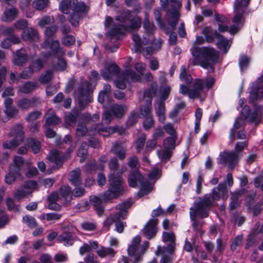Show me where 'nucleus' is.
Here are the masks:
<instances>
[{"mask_svg": "<svg viewBox=\"0 0 263 263\" xmlns=\"http://www.w3.org/2000/svg\"><path fill=\"white\" fill-rule=\"evenodd\" d=\"M109 186L103 195V200L105 202L123 196L125 192L123 178L121 176H116L115 174H110L108 176Z\"/></svg>", "mask_w": 263, "mask_h": 263, "instance_id": "1", "label": "nucleus"}, {"mask_svg": "<svg viewBox=\"0 0 263 263\" xmlns=\"http://www.w3.org/2000/svg\"><path fill=\"white\" fill-rule=\"evenodd\" d=\"M198 57L202 59L198 60V65L202 67L207 69L209 72H214V64L218 62L219 54L217 51L213 47H198Z\"/></svg>", "mask_w": 263, "mask_h": 263, "instance_id": "2", "label": "nucleus"}, {"mask_svg": "<svg viewBox=\"0 0 263 263\" xmlns=\"http://www.w3.org/2000/svg\"><path fill=\"white\" fill-rule=\"evenodd\" d=\"M58 30V26L55 25L47 27L45 30V35L46 37L43 43V48H49L50 50L45 55V57L50 55H60L65 54V51L62 48L60 47V43L58 40H53L52 36L55 34Z\"/></svg>", "mask_w": 263, "mask_h": 263, "instance_id": "3", "label": "nucleus"}, {"mask_svg": "<svg viewBox=\"0 0 263 263\" xmlns=\"http://www.w3.org/2000/svg\"><path fill=\"white\" fill-rule=\"evenodd\" d=\"M89 9V6L84 2H79L77 0L73 2L70 6L71 12L68 17L71 26L74 27L79 26L80 21L86 17Z\"/></svg>", "mask_w": 263, "mask_h": 263, "instance_id": "4", "label": "nucleus"}, {"mask_svg": "<svg viewBox=\"0 0 263 263\" xmlns=\"http://www.w3.org/2000/svg\"><path fill=\"white\" fill-rule=\"evenodd\" d=\"M74 148L75 146H70L67 149L65 155H61L58 151L53 150L49 156L48 159L50 162H54V164L51 169L47 170L48 174H51L52 173V170H58L60 168L65 159L69 158L70 154L74 151Z\"/></svg>", "mask_w": 263, "mask_h": 263, "instance_id": "5", "label": "nucleus"}, {"mask_svg": "<svg viewBox=\"0 0 263 263\" xmlns=\"http://www.w3.org/2000/svg\"><path fill=\"white\" fill-rule=\"evenodd\" d=\"M181 1L170 0L169 4L171 5V7L166 12L168 23L172 30H175L181 16L179 11L181 6Z\"/></svg>", "mask_w": 263, "mask_h": 263, "instance_id": "6", "label": "nucleus"}, {"mask_svg": "<svg viewBox=\"0 0 263 263\" xmlns=\"http://www.w3.org/2000/svg\"><path fill=\"white\" fill-rule=\"evenodd\" d=\"M9 136L13 137V139L3 143V147L5 149H14L23 141L24 138V132L22 127L17 125L13 127L9 133Z\"/></svg>", "mask_w": 263, "mask_h": 263, "instance_id": "7", "label": "nucleus"}, {"mask_svg": "<svg viewBox=\"0 0 263 263\" xmlns=\"http://www.w3.org/2000/svg\"><path fill=\"white\" fill-rule=\"evenodd\" d=\"M213 202L210 194H205L203 198L198 197V218H204L209 216Z\"/></svg>", "mask_w": 263, "mask_h": 263, "instance_id": "8", "label": "nucleus"}, {"mask_svg": "<svg viewBox=\"0 0 263 263\" xmlns=\"http://www.w3.org/2000/svg\"><path fill=\"white\" fill-rule=\"evenodd\" d=\"M239 160L238 154L234 151L229 152H223L219 154V158H218V163L222 165H226L228 163V167L233 169Z\"/></svg>", "mask_w": 263, "mask_h": 263, "instance_id": "9", "label": "nucleus"}, {"mask_svg": "<svg viewBox=\"0 0 263 263\" xmlns=\"http://www.w3.org/2000/svg\"><path fill=\"white\" fill-rule=\"evenodd\" d=\"M90 86L87 82L80 85L78 88L79 106L85 108L87 104L91 102L89 96Z\"/></svg>", "mask_w": 263, "mask_h": 263, "instance_id": "10", "label": "nucleus"}, {"mask_svg": "<svg viewBox=\"0 0 263 263\" xmlns=\"http://www.w3.org/2000/svg\"><path fill=\"white\" fill-rule=\"evenodd\" d=\"M145 181H149L139 170L137 169L130 170L129 174L127 178V182L130 187L135 188L138 186V184L141 185L144 183Z\"/></svg>", "mask_w": 263, "mask_h": 263, "instance_id": "11", "label": "nucleus"}, {"mask_svg": "<svg viewBox=\"0 0 263 263\" xmlns=\"http://www.w3.org/2000/svg\"><path fill=\"white\" fill-rule=\"evenodd\" d=\"M83 109L84 108H82L81 106H79V108H73L66 114L64 119L65 123L69 126H74L78 120L84 119V116L82 113Z\"/></svg>", "mask_w": 263, "mask_h": 263, "instance_id": "12", "label": "nucleus"}, {"mask_svg": "<svg viewBox=\"0 0 263 263\" xmlns=\"http://www.w3.org/2000/svg\"><path fill=\"white\" fill-rule=\"evenodd\" d=\"M214 82L212 77L205 80L198 79V99L201 101L205 99L208 90L213 86Z\"/></svg>", "mask_w": 263, "mask_h": 263, "instance_id": "13", "label": "nucleus"}, {"mask_svg": "<svg viewBox=\"0 0 263 263\" xmlns=\"http://www.w3.org/2000/svg\"><path fill=\"white\" fill-rule=\"evenodd\" d=\"M120 72V67L116 63H110L105 65L101 71V75L106 81L110 80L114 76H117Z\"/></svg>", "mask_w": 263, "mask_h": 263, "instance_id": "14", "label": "nucleus"}, {"mask_svg": "<svg viewBox=\"0 0 263 263\" xmlns=\"http://www.w3.org/2000/svg\"><path fill=\"white\" fill-rule=\"evenodd\" d=\"M134 203V201L132 199H128L124 202L118 204L116 209L119 210V212L115 213V218L116 220H119V218L122 219H126L128 214V210L130 208Z\"/></svg>", "mask_w": 263, "mask_h": 263, "instance_id": "15", "label": "nucleus"}, {"mask_svg": "<svg viewBox=\"0 0 263 263\" xmlns=\"http://www.w3.org/2000/svg\"><path fill=\"white\" fill-rule=\"evenodd\" d=\"M158 222L157 219L152 218L148 220L142 229V234L147 239L149 240L155 237L157 233L156 226Z\"/></svg>", "mask_w": 263, "mask_h": 263, "instance_id": "16", "label": "nucleus"}, {"mask_svg": "<svg viewBox=\"0 0 263 263\" xmlns=\"http://www.w3.org/2000/svg\"><path fill=\"white\" fill-rule=\"evenodd\" d=\"M40 104L41 101L39 98L32 97L31 99L23 98L17 101V106L20 109L24 110L35 107Z\"/></svg>", "mask_w": 263, "mask_h": 263, "instance_id": "17", "label": "nucleus"}, {"mask_svg": "<svg viewBox=\"0 0 263 263\" xmlns=\"http://www.w3.org/2000/svg\"><path fill=\"white\" fill-rule=\"evenodd\" d=\"M29 57L25 50L23 48L17 50L13 56V63L19 66H23L28 62Z\"/></svg>", "mask_w": 263, "mask_h": 263, "instance_id": "18", "label": "nucleus"}, {"mask_svg": "<svg viewBox=\"0 0 263 263\" xmlns=\"http://www.w3.org/2000/svg\"><path fill=\"white\" fill-rule=\"evenodd\" d=\"M21 36L24 41L30 42H37L39 39L37 31L31 27L27 28L23 30Z\"/></svg>", "mask_w": 263, "mask_h": 263, "instance_id": "19", "label": "nucleus"}, {"mask_svg": "<svg viewBox=\"0 0 263 263\" xmlns=\"http://www.w3.org/2000/svg\"><path fill=\"white\" fill-rule=\"evenodd\" d=\"M13 99L10 98H6L4 101L5 110L6 115L9 118H13L18 112L17 109L13 104Z\"/></svg>", "mask_w": 263, "mask_h": 263, "instance_id": "20", "label": "nucleus"}, {"mask_svg": "<svg viewBox=\"0 0 263 263\" xmlns=\"http://www.w3.org/2000/svg\"><path fill=\"white\" fill-rule=\"evenodd\" d=\"M263 98V88L258 85H254L251 87L249 101L250 103H253L257 100Z\"/></svg>", "mask_w": 263, "mask_h": 263, "instance_id": "21", "label": "nucleus"}, {"mask_svg": "<svg viewBox=\"0 0 263 263\" xmlns=\"http://www.w3.org/2000/svg\"><path fill=\"white\" fill-rule=\"evenodd\" d=\"M48 116L45 120V126H51L58 124L61 120L52 109H49L45 114Z\"/></svg>", "mask_w": 263, "mask_h": 263, "instance_id": "22", "label": "nucleus"}, {"mask_svg": "<svg viewBox=\"0 0 263 263\" xmlns=\"http://www.w3.org/2000/svg\"><path fill=\"white\" fill-rule=\"evenodd\" d=\"M202 34L204 35L205 41L208 43L213 42L214 39L218 40L221 36V34L217 31H211L209 27H205L202 29Z\"/></svg>", "mask_w": 263, "mask_h": 263, "instance_id": "23", "label": "nucleus"}, {"mask_svg": "<svg viewBox=\"0 0 263 263\" xmlns=\"http://www.w3.org/2000/svg\"><path fill=\"white\" fill-rule=\"evenodd\" d=\"M129 25L121 24V27L124 30H133L138 29L140 28L142 24V20L139 16H136L134 18H130Z\"/></svg>", "mask_w": 263, "mask_h": 263, "instance_id": "24", "label": "nucleus"}, {"mask_svg": "<svg viewBox=\"0 0 263 263\" xmlns=\"http://www.w3.org/2000/svg\"><path fill=\"white\" fill-rule=\"evenodd\" d=\"M152 103L150 100H145L144 104L140 106L139 108V116L143 118L152 116Z\"/></svg>", "mask_w": 263, "mask_h": 263, "instance_id": "25", "label": "nucleus"}, {"mask_svg": "<svg viewBox=\"0 0 263 263\" xmlns=\"http://www.w3.org/2000/svg\"><path fill=\"white\" fill-rule=\"evenodd\" d=\"M69 180L71 184L77 187L81 186L82 180L81 178V172L80 170H73L70 172L69 175Z\"/></svg>", "mask_w": 263, "mask_h": 263, "instance_id": "26", "label": "nucleus"}, {"mask_svg": "<svg viewBox=\"0 0 263 263\" xmlns=\"http://www.w3.org/2000/svg\"><path fill=\"white\" fill-rule=\"evenodd\" d=\"M18 12V10L14 7L6 9L4 12L2 20L6 22H11L16 17Z\"/></svg>", "mask_w": 263, "mask_h": 263, "instance_id": "27", "label": "nucleus"}, {"mask_svg": "<svg viewBox=\"0 0 263 263\" xmlns=\"http://www.w3.org/2000/svg\"><path fill=\"white\" fill-rule=\"evenodd\" d=\"M139 247L130 245L127 249L128 255L134 257V263H138L142 259V257L140 251H139Z\"/></svg>", "mask_w": 263, "mask_h": 263, "instance_id": "28", "label": "nucleus"}, {"mask_svg": "<svg viewBox=\"0 0 263 263\" xmlns=\"http://www.w3.org/2000/svg\"><path fill=\"white\" fill-rule=\"evenodd\" d=\"M104 165L97 164L95 161L87 163L85 165V172L87 174H91L96 173L98 170L103 171Z\"/></svg>", "mask_w": 263, "mask_h": 263, "instance_id": "29", "label": "nucleus"}, {"mask_svg": "<svg viewBox=\"0 0 263 263\" xmlns=\"http://www.w3.org/2000/svg\"><path fill=\"white\" fill-rule=\"evenodd\" d=\"M110 151L120 160H124L126 158V151L121 147L119 142H116L111 147Z\"/></svg>", "mask_w": 263, "mask_h": 263, "instance_id": "30", "label": "nucleus"}, {"mask_svg": "<svg viewBox=\"0 0 263 263\" xmlns=\"http://www.w3.org/2000/svg\"><path fill=\"white\" fill-rule=\"evenodd\" d=\"M72 237V233L64 231L58 236V240L60 242H63L65 245L71 246L73 244Z\"/></svg>", "mask_w": 263, "mask_h": 263, "instance_id": "31", "label": "nucleus"}, {"mask_svg": "<svg viewBox=\"0 0 263 263\" xmlns=\"http://www.w3.org/2000/svg\"><path fill=\"white\" fill-rule=\"evenodd\" d=\"M61 197L66 202H70L72 199L71 188L69 185H62L60 188Z\"/></svg>", "mask_w": 263, "mask_h": 263, "instance_id": "32", "label": "nucleus"}, {"mask_svg": "<svg viewBox=\"0 0 263 263\" xmlns=\"http://www.w3.org/2000/svg\"><path fill=\"white\" fill-rule=\"evenodd\" d=\"M26 145L28 147L32 149V152L34 154L38 153L40 151L41 146V143L36 139L33 138H27L26 140Z\"/></svg>", "mask_w": 263, "mask_h": 263, "instance_id": "33", "label": "nucleus"}, {"mask_svg": "<svg viewBox=\"0 0 263 263\" xmlns=\"http://www.w3.org/2000/svg\"><path fill=\"white\" fill-rule=\"evenodd\" d=\"M143 27L145 33L148 34H152L155 30L156 27L154 24L149 21L148 14L147 12L145 13Z\"/></svg>", "mask_w": 263, "mask_h": 263, "instance_id": "34", "label": "nucleus"}, {"mask_svg": "<svg viewBox=\"0 0 263 263\" xmlns=\"http://www.w3.org/2000/svg\"><path fill=\"white\" fill-rule=\"evenodd\" d=\"M179 79L187 85L191 84L193 81V78L192 76L187 72L185 65H182L181 67Z\"/></svg>", "mask_w": 263, "mask_h": 263, "instance_id": "35", "label": "nucleus"}, {"mask_svg": "<svg viewBox=\"0 0 263 263\" xmlns=\"http://www.w3.org/2000/svg\"><path fill=\"white\" fill-rule=\"evenodd\" d=\"M96 252L98 255L101 258L107 256L112 257L116 253V252L112 248L109 247L105 248L104 247H101L97 250Z\"/></svg>", "mask_w": 263, "mask_h": 263, "instance_id": "36", "label": "nucleus"}, {"mask_svg": "<svg viewBox=\"0 0 263 263\" xmlns=\"http://www.w3.org/2000/svg\"><path fill=\"white\" fill-rule=\"evenodd\" d=\"M37 86L36 82L28 81L19 87V90L24 93H29L34 90L37 87Z\"/></svg>", "mask_w": 263, "mask_h": 263, "instance_id": "37", "label": "nucleus"}, {"mask_svg": "<svg viewBox=\"0 0 263 263\" xmlns=\"http://www.w3.org/2000/svg\"><path fill=\"white\" fill-rule=\"evenodd\" d=\"M63 56L64 55H60L58 54L56 55H50L48 57V58L53 57L58 58V60L54 66V68L60 71H64L66 70L67 67L66 61L62 58ZM47 58H48V57Z\"/></svg>", "mask_w": 263, "mask_h": 263, "instance_id": "38", "label": "nucleus"}, {"mask_svg": "<svg viewBox=\"0 0 263 263\" xmlns=\"http://www.w3.org/2000/svg\"><path fill=\"white\" fill-rule=\"evenodd\" d=\"M259 228L253 231L246 239V243L245 245V249L247 250L253 247L256 240V235L260 233L258 232Z\"/></svg>", "mask_w": 263, "mask_h": 263, "instance_id": "39", "label": "nucleus"}, {"mask_svg": "<svg viewBox=\"0 0 263 263\" xmlns=\"http://www.w3.org/2000/svg\"><path fill=\"white\" fill-rule=\"evenodd\" d=\"M108 165L111 172L110 174H115L116 176H121L122 174V172H120V173H116L119 168V163L117 157L111 158Z\"/></svg>", "mask_w": 263, "mask_h": 263, "instance_id": "40", "label": "nucleus"}, {"mask_svg": "<svg viewBox=\"0 0 263 263\" xmlns=\"http://www.w3.org/2000/svg\"><path fill=\"white\" fill-rule=\"evenodd\" d=\"M157 91V85L156 83H153L149 88L146 89L143 94V97L147 98L146 100H150L152 102V98L156 95Z\"/></svg>", "mask_w": 263, "mask_h": 263, "instance_id": "41", "label": "nucleus"}, {"mask_svg": "<svg viewBox=\"0 0 263 263\" xmlns=\"http://www.w3.org/2000/svg\"><path fill=\"white\" fill-rule=\"evenodd\" d=\"M242 192L241 191L236 192L233 193L231 197V202L229 204V210L233 211L236 209L239 205V202L238 200L239 197L241 195Z\"/></svg>", "mask_w": 263, "mask_h": 263, "instance_id": "42", "label": "nucleus"}, {"mask_svg": "<svg viewBox=\"0 0 263 263\" xmlns=\"http://www.w3.org/2000/svg\"><path fill=\"white\" fill-rule=\"evenodd\" d=\"M21 176V173L14 170L13 168H9V172L5 176V181L10 184L13 182L16 178Z\"/></svg>", "mask_w": 263, "mask_h": 263, "instance_id": "43", "label": "nucleus"}, {"mask_svg": "<svg viewBox=\"0 0 263 263\" xmlns=\"http://www.w3.org/2000/svg\"><path fill=\"white\" fill-rule=\"evenodd\" d=\"M251 61V58L246 54H242L240 55L238 64L241 72H243L248 67Z\"/></svg>", "mask_w": 263, "mask_h": 263, "instance_id": "44", "label": "nucleus"}, {"mask_svg": "<svg viewBox=\"0 0 263 263\" xmlns=\"http://www.w3.org/2000/svg\"><path fill=\"white\" fill-rule=\"evenodd\" d=\"M216 45L218 48L223 49L224 53H226L228 51L231 46L229 41L221 34V36H219L218 38Z\"/></svg>", "mask_w": 263, "mask_h": 263, "instance_id": "45", "label": "nucleus"}, {"mask_svg": "<svg viewBox=\"0 0 263 263\" xmlns=\"http://www.w3.org/2000/svg\"><path fill=\"white\" fill-rule=\"evenodd\" d=\"M190 211V215L191 220L193 221V227L195 230H196L197 227V201H195L194 202V206L191 207Z\"/></svg>", "mask_w": 263, "mask_h": 263, "instance_id": "46", "label": "nucleus"}, {"mask_svg": "<svg viewBox=\"0 0 263 263\" xmlns=\"http://www.w3.org/2000/svg\"><path fill=\"white\" fill-rule=\"evenodd\" d=\"M165 104L162 101H160L158 104V108L156 110V114L158 117V120L161 123H164L165 120Z\"/></svg>", "mask_w": 263, "mask_h": 263, "instance_id": "47", "label": "nucleus"}, {"mask_svg": "<svg viewBox=\"0 0 263 263\" xmlns=\"http://www.w3.org/2000/svg\"><path fill=\"white\" fill-rule=\"evenodd\" d=\"M140 186L141 189L137 193V196L139 198L148 195L152 191V187L149 181H145L144 183L141 184Z\"/></svg>", "mask_w": 263, "mask_h": 263, "instance_id": "48", "label": "nucleus"}, {"mask_svg": "<svg viewBox=\"0 0 263 263\" xmlns=\"http://www.w3.org/2000/svg\"><path fill=\"white\" fill-rule=\"evenodd\" d=\"M88 155V144L86 142L82 143L80 147L77 151V156L81 157L80 162H82Z\"/></svg>", "mask_w": 263, "mask_h": 263, "instance_id": "49", "label": "nucleus"}, {"mask_svg": "<svg viewBox=\"0 0 263 263\" xmlns=\"http://www.w3.org/2000/svg\"><path fill=\"white\" fill-rule=\"evenodd\" d=\"M123 76L125 78H130L133 82H138L141 81V76L137 74L135 71L131 69L126 70L123 74Z\"/></svg>", "mask_w": 263, "mask_h": 263, "instance_id": "50", "label": "nucleus"}, {"mask_svg": "<svg viewBox=\"0 0 263 263\" xmlns=\"http://www.w3.org/2000/svg\"><path fill=\"white\" fill-rule=\"evenodd\" d=\"M162 10L160 8H157L154 11V14L155 20L160 28H164L165 27V23L161 17Z\"/></svg>", "mask_w": 263, "mask_h": 263, "instance_id": "51", "label": "nucleus"}, {"mask_svg": "<svg viewBox=\"0 0 263 263\" xmlns=\"http://www.w3.org/2000/svg\"><path fill=\"white\" fill-rule=\"evenodd\" d=\"M131 16V11L127 10L123 12L120 15L116 16V20L122 23V24H125L126 22L130 21Z\"/></svg>", "mask_w": 263, "mask_h": 263, "instance_id": "52", "label": "nucleus"}, {"mask_svg": "<svg viewBox=\"0 0 263 263\" xmlns=\"http://www.w3.org/2000/svg\"><path fill=\"white\" fill-rule=\"evenodd\" d=\"M139 117V115L137 112L135 111H132L126 121V127L128 128L135 124L138 121V118Z\"/></svg>", "mask_w": 263, "mask_h": 263, "instance_id": "53", "label": "nucleus"}, {"mask_svg": "<svg viewBox=\"0 0 263 263\" xmlns=\"http://www.w3.org/2000/svg\"><path fill=\"white\" fill-rule=\"evenodd\" d=\"M146 136L145 134H142L139 136L135 143V148L137 150V153H140L143 149L146 142Z\"/></svg>", "mask_w": 263, "mask_h": 263, "instance_id": "54", "label": "nucleus"}, {"mask_svg": "<svg viewBox=\"0 0 263 263\" xmlns=\"http://www.w3.org/2000/svg\"><path fill=\"white\" fill-rule=\"evenodd\" d=\"M13 165L10 166V168H13L14 170L20 172L21 168L24 164V160L21 156H15L13 159Z\"/></svg>", "mask_w": 263, "mask_h": 263, "instance_id": "55", "label": "nucleus"}, {"mask_svg": "<svg viewBox=\"0 0 263 263\" xmlns=\"http://www.w3.org/2000/svg\"><path fill=\"white\" fill-rule=\"evenodd\" d=\"M127 165L130 170L137 169L139 170L140 163L138 157L135 155H133L129 158Z\"/></svg>", "mask_w": 263, "mask_h": 263, "instance_id": "56", "label": "nucleus"}, {"mask_svg": "<svg viewBox=\"0 0 263 263\" xmlns=\"http://www.w3.org/2000/svg\"><path fill=\"white\" fill-rule=\"evenodd\" d=\"M53 72L51 70H48L42 73L40 78L39 81L42 84L49 83L52 79Z\"/></svg>", "mask_w": 263, "mask_h": 263, "instance_id": "57", "label": "nucleus"}, {"mask_svg": "<svg viewBox=\"0 0 263 263\" xmlns=\"http://www.w3.org/2000/svg\"><path fill=\"white\" fill-rule=\"evenodd\" d=\"M110 111L112 115L117 118H121L124 114V108L122 105L116 104L112 106Z\"/></svg>", "mask_w": 263, "mask_h": 263, "instance_id": "58", "label": "nucleus"}, {"mask_svg": "<svg viewBox=\"0 0 263 263\" xmlns=\"http://www.w3.org/2000/svg\"><path fill=\"white\" fill-rule=\"evenodd\" d=\"M76 39L74 36L69 34L65 35L62 39V43L66 47L71 46L75 44Z\"/></svg>", "mask_w": 263, "mask_h": 263, "instance_id": "59", "label": "nucleus"}, {"mask_svg": "<svg viewBox=\"0 0 263 263\" xmlns=\"http://www.w3.org/2000/svg\"><path fill=\"white\" fill-rule=\"evenodd\" d=\"M23 221L30 228H34L37 226V223L35 218L29 215L24 216L23 217Z\"/></svg>", "mask_w": 263, "mask_h": 263, "instance_id": "60", "label": "nucleus"}, {"mask_svg": "<svg viewBox=\"0 0 263 263\" xmlns=\"http://www.w3.org/2000/svg\"><path fill=\"white\" fill-rule=\"evenodd\" d=\"M70 1L68 0H62L60 4V10L64 14H67L69 13L70 10Z\"/></svg>", "mask_w": 263, "mask_h": 263, "instance_id": "61", "label": "nucleus"}, {"mask_svg": "<svg viewBox=\"0 0 263 263\" xmlns=\"http://www.w3.org/2000/svg\"><path fill=\"white\" fill-rule=\"evenodd\" d=\"M43 61L41 59H37L33 61L30 65V67L35 71H39L43 67Z\"/></svg>", "mask_w": 263, "mask_h": 263, "instance_id": "62", "label": "nucleus"}, {"mask_svg": "<svg viewBox=\"0 0 263 263\" xmlns=\"http://www.w3.org/2000/svg\"><path fill=\"white\" fill-rule=\"evenodd\" d=\"M145 118V119L143 122V127L145 130H148L154 127L155 121L152 116H149Z\"/></svg>", "mask_w": 263, "mask_h": 263, "instance_id": "63", "label": "nucleus"}, {"mask_svg": "<svg viewBox=\"0 0 263 263\" xmlns=\"http://www.w3.org/2000/svg\"><path fill=\"white\" fill-rule=\"evenodd\" d=\"M165 149L171 150L175 147V139L173 137H168L165 139L163 142Z\"/></svg>", "mask_w": 263, "mask_h": 263, "instance_id": "64", "label": "nucleus"}]
</instances>
